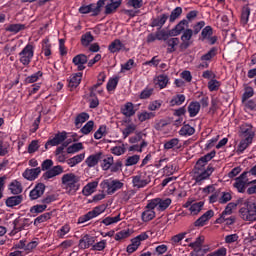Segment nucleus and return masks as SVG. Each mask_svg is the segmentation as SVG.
Instances as JSON below:
<instances>
[{
    "label": "nucleus",
    "mask_w": 256,
    "mask_h": 256,
    "mask_svg": "<svg viewBox=\"0 0 256 256\" xmlns=\"http://www.w3.org/2000/svg\"><path fill=\"white\" fill-rule=\"evenodd\" d=\"M251 16V8L249 6H244L242 8L241 17H240V23L245 27L247 23H249V17Z\"/></svg>",
    "instance_id": "obj_35"
},
{
    "label": "nucleus",
    "mask_w": 256,
    "mask_h": 256,
    "mask_svg": "<svg viewBox=\"0 0 256 256\" xmlns=\"http://www.w3.org/2000/svg\"><path fill=\"white\" fill-rule=\"evenodd\" d=\"M94 127H95V122L90 120L81 128L80 131L83 135H89V133H91V131H93Z\"/></svg>",
    "instance_id": "obj_58"
},
{
    "label": "nucleus",
    "mask_w": 256,
    "mask_h": 256,
    "mask_svg": "<svg viewBox=\"0 0 256 256\" xmlns=\"http://www.w3.org/2000/svg\"><path fill=\"white\" fill-rule=\"evenodd\" d=\"M65 139H67L66 132L58 133L46 142L45 148L47 149V147H57V145H61Z\"/></svg>",
    "instance_id": "obj_16"
},
{
    "label": "nucleus",
    "mask_w": 256,
    "mask_h": 256,
    "mask_svg": "<svg viewBox=\"0 0 256 256\" xmlns=\"http://www.w3.org/2000/svg\"><path fill=\"white\" fill-rule=\"evenodd\" d=\"M155 117L154 112H147V111H142L137 114L138 121L140 123H145V121H149V119H153Z\"/></svg>",
    "instance_id": "obj_41"
},
{
    "label": "nucleus",
    "mask_w": 256,
    "mask_h": 256,
    "mask_svg": "<svg viewBox=\"0 0 256 256\" xmlns=\"http://www.w3.org/2000/svg\"><path fill=\"white\" fill-rule=\"evenodd\" d=\"M185 103V95L183 94H178L174 97H172L171 101H170V105L172 107L179 106V105H183Z\"/></svg>",
    "instance_id": "obj_51"
},
{
    "label": "nucleus",
    "mask_w": 256,
    "mask_h": 256,
    "mask_svg": "<svg viewBox=\"0 0 256 256\" xmlns=\"http://www.w3.org/2000/svg\"><path fill=\"white\" fill-rule=\"evenodd\" d=\"M255 95V90L251 86H245L244 87V93L242 95V103H245V101H248V99H251Z\"/></svg>",
    "instance_id": "obj_45"
},
{
    "label": "nucleus",
    "mask_w": 256,
    "mask_h": 256,
    "mask_svg": "<svg viewBox=\"0 0 256 256\" xmlns=\"http://www.w3.org/2000/svg\"><path fill=\"white\" fill-rule=\"evenodd\" d=\"M69 233H71V225L69 223L64 224L56 231L58 239H65Z\"/></svg>",
    "instance_id": "obj_33"
},
{
    "label": "nucleus",
    "mask_w": 256,
    "mask_h": 256,
    "mask_svg": "<svg viewBox=\"0 0 256 256\" xmlns=\"http://www.w3.org/2000/svg\"><path fill=\"white\" fill-rule=\"evenodd\" d=\"M171 37V31L167 32L164 29H159L156 31L157 41H167Z\"/></svg>",
    "instance_id": "obj_50"
},
{
    "label": "nucleus",
    "mask_w": 256,
    "mask_h": 256,
    "mask_svg": "<svg viewBox=\"0 0 256 256\" xmlns=\"http://www.w3.org/2000/svg\"><path fill=\"white\" fill-rule=\"evenodd\" d=\"M137 129V125L135 124H128L125 129L122 130V135L124 139H127L129 135H133Z\"/></svg>",
    "instance_id": "obj_48"
},
{
    "label": "nucleus",
    "mask_w": 256,
    "mask_h": 256,
    "mask_svg": "<svg viewBox=\"0 0 256 256\" xmlns=\"http://www.w3.org/2000/svg\"><path fill=\"white\" fill-rule=\"evenodd\" d=\"M125 151V144H121L120 146H114L111 148V153L113 155H116L117 157L124 155Z\"/></svg>",
    "instance_id": "obj_61"
},
{
    "label": "nucleus",
    "mask_w": 256,
    "mask_h": 256,
    "mask_svg": "<svg viewBox=\"0 0 256 256\" xmlns=\"http://www.w3.org/2000/svg\"><path fill=\"white\" fill-rule=\"evenodd\" d=\"M187 27H189V21H187V19L181 20L174 28L170 30V37H177L181 35V33L187 31Z\"/></svg>",
    "instance_id": "obj_15"
},
{
    "label": "nucleus",
    "mask_w": 256,
    "mask_h": 256,
    "mask_svg": "<svg viewBox=\"0 0 256 256\" xmlns=\"http://www.w3.org/2000/svg\"><path fill=\"white\" fill-rule=\"evenodd\" d=\"M87 61H88V59L85 54H78L72 60L74 65L77 67L78 71L85 70V65H86Z\"/></svg>",
    "instance_id": "obj_21"
},
{
    "label": "nucleus",
    "mask_w": 256,
    "mask_h": 256,
    "mask_svg": "<svg viewBox=\"0 0 256 256\" xmlns=\"http://www.w3.org/2000/svg\"><path fill=\"white\" fill-rule=\"evenodd\" d=\"M167 19H169L168 14H161L151 20L150 27H158V29H161L163 25L167 23Z\"/></svg>",
    "instance_id": "obj_23"
},
{
    "label": "nucleus",
    "mask_w": 256,
    "mask_h": 256,
    "mask_svg": "<svg viewBox=\"0 0 256 256\" xmlns=\"http://www.w3.org/2000/svg\"><path fill=\"white\" fill-rule=\"evenodd\" d=\"M205 205V202L200 201V202H193L191 200H188L183 207L185 209H189L190 215H199L201 211H203V207Z\"/></svg>",
    "instance_id": "obj_12"
},
{
    "label": "nucleus",
    "mask_w": 256,
    "mask_h": 256,
    "mask_svg": "<svg viewBox=\"0 0 256 256\" xmlns=\"http://www.w3.org/2000/svg\"><path fill=\"white\" fill-rule=\"evenodd\" d=\"M94 39L95 38L93 37V34H91V32H86L81 37V43H82L83 47H89V45H91V43H93Z\"/></svg>",
    "instance_id": "obj_44"
},
{
    "label": "nucleus",
    "mask_w": 256,
    "mask_h": 256,
    "mask_svg": "<svg viewBox=\"0 0 256 256\" xmlns=\"http://www.w3.org/2000/svg\"><path fill=\"white\" fill-rule=\"evenodd\" d=\"M149 183H151V176L147 175V172L139 171L132 176V187L134 189H144Z\"/></svg>",
    "instance_id": "obj_6"
},
{
    "label": "nucleus",
    "mask_w": 256,
    "mask_h": 256,
    "mask_svg": "<svg viewBox=\"0 0 256 256\" xmlns=\"http://www.w3.org/2000/svg\"><path fill=\"white\" fill-rule=\"evenodd\" d=\"M164 149L169 151L171 149H181V140L172 138L164 143Z\"/></svg>",
    "instance_id": "obj_31"
},
{
    "label": "nucleus",
    "mask_w": 256,
    "mask_h": 256,
    "mask_svg": "<svg viewBox=\"0 0 256 256\" xmlns=\"http://www.w3.org/2000/svg\"><path fill=\"white\" fill-rule=\"evenodd\" d=\"M121 113L124 115V117H133V115L136 113L135 105H133L132 102H126L121 107Z\"/></svg>",
    "instance_id": "obj_27"
},
{
    "label": "nucleus",
    "mask_w": 256,
    "mask_h": 256,
    "mask_svg": "<svg viewBox=\"0 0 256 256\" xmlns=\"http://www.w3.org/2000/svg\"><path fill=\"white\" fill-rule=\"evenodd\" d=\"M215 215V212L213 210H208L206 213H204L200 218H198L194 225L195 227H203L205 226V223L209 221L213 216Z\"/></svg>",
    "instance_id": "obj_25"
},
{
    "label": "nucleus",
    "mask_w": 256,
    "mask_h": 256,
    "mask_svg": "<svg viewBox=\"0 0 256 256\" xmlns=\"http://www.w3.org/2000/svg\"><path fill=\"white\" fill-rule=\"evenodd\" d=\"M151 235H153V231L148 230L146 232H142L140 235L136 236L134 239V241L137 242L138 245H141V242L143 241H147V239L149 237H151Z\"/></svg>",
    "instance_id": "obj_49"
},
{
    "label": "nucleus",
    "mask_w": 256,
    "mask_h": 256,
    "mask_svg": "<svg viewBox=\"0 0 256 256\" xmlns=\"http://www.w3.org/2000/svg\"><path fill=\"white\" fill-rule=\"evenodd\" d=\"M123 0H109V3L105 6V14L111 15V13H115L119 7H121V3Z\"/></svg>",
    "instance_id": "obj_26"
},
{
    "label": "nucleus",
    "mask_w": 256,
    "mask_h": 256,
    "mask_svg": "<svg viewBox=\"0 0 256 256\" xmlns=\"http://www.w3.org/2000/svg\"><path fill=\"white\" fill-rule=\"evenodd\" d=\"M256 129L253 127V124L249 122H243L238 127V135L241 141L237 147V153H243L245 149L249 147L253 143V139H255Z\"/></svg>",
    "instance_id": "obj_1"
},
{
    "label": "nucleus",
    "mask_w": 256,
    "mask_h": 256,
    "mask_svg": "<svg viewBox=\"0 0 256 256\" xmlns=\"http://www.w3.org/2000/svg\"><path fill=\"white\" fill-rule=\"evenodd\" d=\"M141 217L144 223L153 221V219H155V208H146V210L142 212Z\"/></svg>",
    "instance_id": "obj_36"
},
{
    "label": "nucleus",
    "mask_w": 256,
    "mask_h": 256,
    "mask_svg": "<svg viewBox=\"0 0 256 256\" xmlns=\"http://www.w3.org/2000/svg\"><path fill=\"white\" fill-rule=\"evenodd\" d=\"M61 173H63V167L58 165L47 170L43 177L44 179H53V177H57V175H61Z\"/></svg>",
    "instance_id": "obj_28"
},
{
    "label": "nucleus",
    "mask_w": 256,
    "mask_h": 256,
    "mask_svg": "<svg viewBox=\"0 0 256 256\" xmlns=\"http://www.w3.org/2000/svg\"><path fill=\"white\" fill-rule=\"evenodd\" d=\"M102 157H103L102 152L92 154L86 158L85 163L89 168L96 167V165H99V160L102 159Z\"/></svg>",
    "instance_id": "obj_24"
},
{
    "label": "nucleus",
    "mask_w": 256,
    "mask_h": 256,
    "mask_svg": "<svg viewBox=\"0 0 256 256\" xmlns=\"http://www.w3.org/2000/svg\"><path fill=\"white\" fill-rule=\"evenodd\" d=\"M194 134H195V128H193L189 124H185L179 130V135H181V137H191V135H194Z\"/></svg>",
    "instance_id": "obj_37"
},
{
    "label": "nucleus",
    "mask_w": 256,
    "mask_h": 256,
    "mask_svg": "<svg viewBox=\"0 0 256 256\" xmlns=\"http://www.w3.org/2000/svg\"><path fill=\"white\" fill-rule=\"evenodd\" d=\"M85 159V153L78 154L76 156H73L72 158H69L66 160V163L70 167H76V165H79V163H82Z\"/></svg>",
    "instance_id": "obj_34"
},
{
    "label": "nucleus",
    "mask_w": 256,
    "mask_h": 256,
    "mask_svg": "<svg viewBox=\"0 0 256 256\" xmlns=\"http://www.w3.org/2000/svg\"><path fill=\"white\" fill-rule=\"evenodd\" d=\"M201 111V103L193 101L188 105V113L190 117H197Z\"/></svg>",
    "instance_id": "obj_32"
},
{
    "label": "nucleus",
    "mask_w": 256,
    "mask_h": 256,
    "mask_svg": "<svg viewBox=\"0 0 256 256\" xmlns=\"http://www.w3.org/2000/svg\"><path fill=\"white\" fill-rule=\"evenodd\" d=\"M25 29V25L23 24H10L5 28V31L9 33H19V31H23Z\"/></svg>",
    "instance_id": "obj_53"
},
{
    "label": "nucleus",
    "mask_w": 256,
    "mask_h": 256,
    "mask_svg": "<svg viewBox=\"0 0 256 256\" xmlns=\"http://www.w3.org/2000/svg\"><path fill=\"white\" fill-rule=\"evenodd\" d=\"M244 105L245 111H256V103L255 100H246L242 102Z\"/></svg>",
    "instance_id": "obj_63"
},
{
    "label": "nucleus",
    "mask_w": 256,
    "mask_h": 256,
    "mask_svg": "<svg viewBox=\"0 0 256 256\" xmlns=\"http://www.w3.org/2000/svg\"><path fill=\"white\" fill-rule=\"evenodd\" d=\"M125 49V44L121 42V40L116 39L111 44L108 46V51L110 53H119V51H124Z\"/></svg>",
    "instance_id": "obj_30"
},
{
    "label": "nucleus",
    "mask_w": 256,
    "mask_h": 256,
    "mask_svg": "<svg viewBox=\"0 0 256 256\" xmlns=\"http://www.w3.org/2000/svg\"><path fill=\"white\" fill-rule=\"evenodd\" d=\"M219 87H221V82L216 79H212L208 82L209 91H219Z\"/></svg>",
    "instance_id": "obj_64"
},
{
    "label": "nucleus",
    "mask_w": 256,
    "mask_h": 256,
    "mask_svg": "<svg viewBox=\"0 0 256 256\" xmlns=\"http://www.w3.org/2000/svg\"><path fill=\"white\" fill-rule=\"evenodd\" d=\"M113 163H114L113 156H107L106 158H104L101 164L103 171H109Z\"/></svg>",
    "instance_id": "obj_55"
},
{
    "label": "nucleus",
    "mask_w": 256,
    "mask_h": 256,
    "mask_svg": "<svg viewBox=\"0 0 256 256\" xmlns=\"http://www.w3.org/2000/svg\"><path fill=\"white\" fill-rule=\"evenodd\" d=\"M45 193V184L39 183L30 191L29 197L32 201L39 199Z\"/></svg>",
    "instance_id": "obj_20"
},
{
    "label": "nucleus",
    "mask_w": 256,
    "mask_h": 256,
    "mask_svg": "<svg viewBox=\"0 0 256 256\" xmlns=\"http://www.w3.org/2000/svg\"><path fill=\"white\" fill-rule=\"evenodd\" d=\"M183 14V8L181 7H176L174 10H172L170 16H169V22L170 23H175L177 19H179L180 15Z\"/></svg>",
    "instance_id": "obj_47"
},
{
    "label": "nucleus",
    "mask_w": 256,
    "mask_h": 256,
    "mask_svg": "<svg viewBox=\"0 0 256 256\" xmlns=\"http://www.w3.org/2000/svg\"><path fill=\"white\" fill-rule=\"evenodd\" d=\"M86 121H89V114H87L86 112H82L76 116L75 126L77 127V129H80L81 125H83V123H85Z\"/></svg>",
    "instance_id": "obj_40"
},
{
    "label": "nucleus",
    "mask_w": 256,
    "mask_h": 256,
    "mask_svg": "<svg viewBox=\"0 0 256 256\" xmlns=\"http://www.w3.org/2000/svg\"><path fill=\"white\" fill-rule=\"evenodd\" d=\"M22 201H23V196L21 195L12 196L6 200V205L7 207H17V205H21Z\"/></svg>",
    "instance_id": "obj_38"
},
{
    "label": "nucleus",
    "mask_w": 256,
    "mask_h": 256,
    "mask_svg": "<svg viewBox=\"0 0 256 256\" xmlns=\"http://www.w3.org/2000/svg\"><path fill=\"white\" fill-rule=\"evenodd\" d=\"M39 175H41V167H36L32 169L28 168L22 173V177H24V179H27V181H35V179H37Z\"/></svg>",
    "instance_id": "obj_17"
},
{
    "label": "nucleus",
    "mask_w": 256,
    "mask_h": 256,
    "mask_svg": "<svg viewBox=\"0 0 256 256\" xmlns=\"http://www.w3.org/2000/svg\"><path fill=\"white\" fill-rule=\"evenodd\" d=\"M53 216V212H46L40 216H38L35 220H34V225H41V223H45V221H49V219H51V217Z\"/></svg>",
    "instance_id": "obj_46"
},
{
    "label": "nucleus",
    "mask_w": 256,
    "mask_h": 256,
    "mask_svg": "<svg viewBox=\"0 0 256 256\" xmlns=\"http://www.w3.org/2000/svg\"><path fill=\"white\" fill-rule=\"evenodd\" d=\"M213 171H215V168L212 165H208L207 169L205 170H196L195 175V181L196 183H201L202 181H205L213 175Z\"/></svg>",
    "instance_id": "obj_13"
},
{
    "label": "nucleus",
    "mask_w": 256,
    "mask_h": 256,
    "mask_svg": "<svg viewBox=\"0 0 256 256\" xmlns=\"http://www.w3.org/2000/svg\"><path fill=\"white\" fill-rule=\"evenodd\" d=\"M171 203V198H154L148 202L146 209H156L157 211H165L171 205Z\"/></svg>",
    "instance_id": "obj_7"
},
{
    "label": "nucleus",
    "mask_w": 256,
    "mask_h": 256,
    "mask_svg": "<svg viewBox=\"0 0 256 256\" xmlns=\"http://www.w3.org/2000/svg\"><path fill=\"white\" fill-rule=\"evenodd\" d=\"M203 243H205V237L200 236L196 238V240L192 243H190L188 246L191 247V249H202Z\"/></svg>",
    "instance_id": "obj_56"
},
{
    "label": "nucleus",
    "mask_w": 256,
    "mask_h": 256,
    "mask_svg": "<svg viewBox=\"0 0 256 256\" xmlns=\"http://www.w3.org/2000/svg\"><path fill=\"white\" fill-rule=\"evenodd\" d=\"M249 185V172H243L239 177L235 179L233 183L234 189L238 191V193H245L247 186Z\"/></svg>",
    "instance_id": "obj_9"
},
{
    "label": "nucleus",
    "mask_w": 256,
    "mask_h": 256,
    "mask_svg": "<svg viewBox=\"0 0 256 256\" xmlns=\"http://www.w3.org/2000/svg\"><path fill=\"white\" fill-rule=\"evenodd\" d=\"M82 149H83V143L81 142L74 143L67 148V153L68 154L79 153V151H82Z\"/></svg>",
    "instance_id": "obj_57"
},
{
    "label": "nucleus",
    "mask_w": 256,
    "mask_h": 256,
    "mask_svg": "<svg viewBox=\"0 0 256 256\" xmlns=\"http://www.w3.org/2000/svg\"><path fill=\"white\" fill-rule=\"evenodd\" d=\"M81 79H83V73L78 72V73L72 74L68 80V87L72 90L77 89V87L81 85Z\"/></svg>",
    "instance_id": "obj_18"
},
{
    "label": "nucleus",
    "mask_w": 256,
    "mask_h": 256,
    "mask_svg": "<svg viewBox=\"0 0 256 256\" xmlns=\"http://www.w3.org/2000/svg\"><path fill=\"white\" fill-rule=\"evenodd\" d=\"M95 245V237L86 234L79 240L80 249H89V247H93Z\"/></svg>",
    "instance_id": "obj_19"
},
{
    "label": "nucleus",
    "mask_w": 256,
    "mask_h": 256,
    "mask_svg": "<svg viewBox=\"0 0 256 256\" xmlns=\"http://www.w3.org/2000/svg\"><path fill=\"white\" fill-rule=\"evenodd\" d=\"M141 161V156L140 155H132L128 156L125 160V167H133V165H137Z\"/></svg>",
    "instance_id": "obj_43"
},
{
    "label": "nucleus",
    "mask_w": 256,
    "mask_h": 256,
    "mask_svg": "<svg viewBox=\"0 0 256 256\" xmlns=\"http://www.w3.org/2000/svg\"><path fill=\"white\" fill-rule=\"evenodd\" d=\"M215 55H217V51L215 50V48H212L206 54L202 55L200 59L205 63L203 67H209L208 62L211 61V59H213Z\"/></svg>",
    "instance_id": "obj_39"
},
{
    "label": "nucleus",
    "mask_w": 256,
    "mask_h": 256,
    "mask_svg": "<svg viewBox=\"0 0 256 256\" xmlns=\"http://www.w3.org/2000/svg\"><path fill=\"white\" fill-rule=\"evenodd\" d=\"M180 40L179 38H170L167 40V45H168V49L167 52L168 53H174L175 48L177 47V45H179Z\"/></svg>",
    "instance_id": "obj_52"
},
{
    "label": "nucleus",
    "mask_w": 256,
    "mask_h": 256,
    "mask_svg": "<svg viewBox=\"0 0 256 256\" xmlns=\"http://www.w3.org/2000/svg\"><path fill=\"white\" fill-rule=\"evenodd\" d=\"M100 187L107 193V195H114V193H117V191L125 187V183H123V180L109 178L103 180L100 183Z\"/></svg>",
    "instance_id": "obj_3"
},
{
    "label": "nucleus",
    "mask_w": 256,
    "mask_h": 256,
    "mask_svg": "<svg viewBox=\"0 0 256 256\" xmlns=\"http://www.w3.org/2000/svg\"><path fill=\"white\" fill-rule=\"evenodd\" d=\"M119 221H121V214L114 217L108 216L104 218L101 223L106 225V227H109V225H115V223H119Z\"/></svg>",
    "instance_id": "obj_42"
},
{
    "label": "nucleus",
    "mask_w": 256,
    "mask_h": 256,
    "mask_svg": "<svg viewBox=\"0 0 256 256\" xmlns=\"http://www.w3.org/2000/svg\"><path fill=\"white\" fill-rule=\"evenodd\" d=\"M213 35V28L211 26H206L201 32L202 41L208 40Z\"/></svg>",
    "instance_id": "obj_59"
},
{
    "label": "nucleus",
    "mask_w": 256,
    "mask_h": 256,
    "mask_svg": "<svg viewBox=\"0 0 256 256\" xmlns=\"http://www.w3.org/2000/svg\"><path fill=\"white\" fill-rule=\"evenodd\" d=\"M18 55L20 63H22L24 67H29L31 61H33V57H35V45L28 43Z\"/></svg>",
    "instance_id": "obj_4"
},
{
    "label": "nucleus",
    "mask_w": 256,
    "mask_h": 256,
    "mask_svg": "<svg viewBox=\"0 0 256 256\" xmlns=\"http://www.w3.org/2000/svg\"><path fill=\"white\" fill-rule=\"evenodd\" d=\"M41 77H43V73L41 71H38L30 76H28L26 78V83H37V81H39V79H41Z\"/></svg>",
    "instance_id": "obj_60"
},
{
    "label": "nucleus",
    "mask_w": 256,
    "mask_h": 256,
    "mask_svg": "<svg viewBox=\"0 0 256 256\" xmlns=\"http://www.w3.org/2000/svg\"><path fill=\"white\" fill-rule=\"evenodd\" d=\"M107 211V205L101 204L99 206L94 207L91 211L88 213L80 216L78 218V225H81L83 223H87V221H91V219H95V217H99L102 213H105Z\"/></svg>",
    "instance_id": "obj_5"
},
{
    "label": "nucleus",
    "mask_w": 256,
    "mask_h": 256,
    "mask_svg": "<svg viewBox=\"0 0 256 256\" xmlns=\"http://www.w3.org/2000/svg\"><path fill=\"white\" fill-rule=\"evenodd\" d=\"M98 186H99V181H92L86 184L82 189L83 195H85V197H89V195H93V192L97 190Z\"/></svg>",
    "instance_id": "obj_29"
},
{
    "label": "nucleus",
    "mask_w": 256,
    "mask_h": 256,
    "mask_svg": "<svg viewBox=\"0 0 256 256\" xmlns=\"http://www.w3.org/2000/svg\"><path fill=\"white\" fill-rule=\"evenodd\" d=\"M168 84H169V77L167 75H159L157 77L156 85H158L160 89H165V87H167Z\"/></svg>",
    "instance_id": "obj_54"
},
{
    "label": "nucleus",
    "mask_w": 256,
    "mask_h": 256,
    "mask_svg": "<svg viewBox=\"0 0 256 256\" xmlns=\"http://www.w3.org/2000/svg\"><path fill=\"white\" fill-rule=\"evenodd\" d=\"M105 5V0H99L96 4L84 5L79 8V13L82 15H87V13H92L94 17L101 13V8Z\"/></svg>",
    "instance_id": "obj_8"
},
{
    "label": "nucleus",
    "mask_w": 256,
    "mask_h": 256,
    "mask_svg": "<svg viewBox=\"0 0 256 256\" xmlns=\"http://www.w3.org/2000/svg\"><path fill=\"white\" fill-rule=\"evenodd\" d=\"M239 213L243 221H250V222L256 221V210L253 204L240 208Z\"/></svg>",
    "instance_id": "obj_11"
},
{
    "label": "nucleus",
    "mask_w": 256,
    "mask_h": 256,
    "mask_svg": "<svg viewBox=\"0 0 256 256\" xmlns=\"http://www.w3.org/2000/svg\"><path fill=\"white\" fill-rule=\"evenodd\" d=\"M191 39H193V29L188 28L184 32H182V35H181L182 42L180 44V49L182 51L190 47Z\"/></svg>",
    "instance_id": "obj_14"
},
{
    "label": "nucleus",
    "mask_w": 256,
    "mask_h": 256,
    "mask_svg": "<svg viewBox=\"0 0 256 256\" xmlns=\"http://www.w3.org/2000/svg\"><path fill=\"white\" fill-rule=\"evenodd\" d=\"M237 207V204L230 202L227 204L225 210L222 212L220 218L217 220V223H225L227 225H233L235 223L234 218H228L227 216L231 215L233 213V209Z\"/></svg>",
    "instance_id": "obj_10"
},
{
    "label": "nucleus",
    "mask_w": 256,
    "mask_h": 256,
    "mask_svg": "<svg viewBox=\"0 0 256 256\" xmlns=\"http://www.w3.org/2000/svg\"><path fill=\"white\" fill-rule=\"evenodd\" d=\"M39 140H32L31 143L28 145V153L31 155L39 151Z\"/></svg>",
    "instance_id": "obj_62"
},
{
    "label": "nucleus",
    "mask_w": 256,
    "mask_h": 256,
    "mask_svg": "<svg viewBox=\"0 0 256 256\" xmlns=\"http://www.w3.org/2000/svg\"><path fill=\"white\" fill-rule=\"evenodd\" d=\"M8 189L12 195H21L23 193V184L19 180H12L8 185Z\"/></svg>",
    "instance_id": "obj_22"
},
{
    "label": "nucleus",
    "mask_w": 256,
    "mask_h": 256,
    "mask_svg": "<svg viewBox=\"0 0 256 256\" xmlns=\"http://www.w3.org/2000/svg\"><path fill=\"white\" fill-rule=\"evenodd\" d=\"M62 188L68 195H75V192L81 187V177L75 173H66L61 178Z\"/></svg>",
    "instance_id": "obj_2"
}]
</instances>
